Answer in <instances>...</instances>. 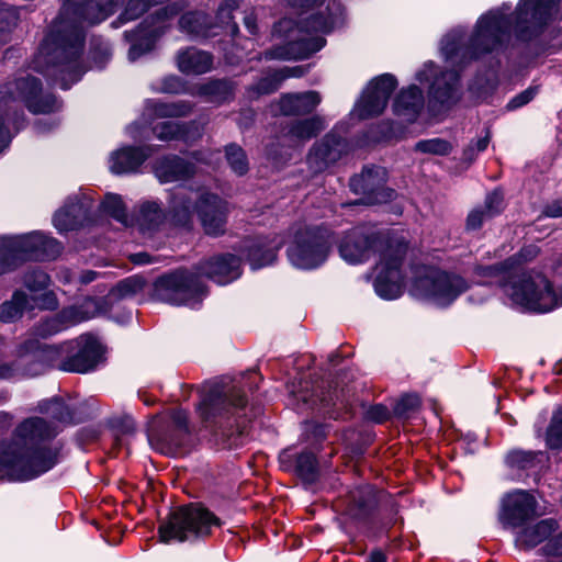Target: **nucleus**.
I'll use <instances>...</instances> for the list:
<instances>
[{"label":"nucleus","instance_id":"864d4df0","mask_svg":"<svg viewBox=\"0 0 562 562\" xmlns=\"http://www.w3.org/2000/svg\"><path fill=\"white\" fill-rule=\"evenodd\" d=\"M547 445L551 449L562 448V407L554 412L547 430Z\"/></svg>","mask_w":562,"mask_h":562},{"label":"nucleus","instance_id":"6e6d98bb","mask_svg":"<svg viewBox=\"0 0 562 562\" xmlns=\"http://www.w3.org/2000/svg\"><path fill=\"white\" fill-rule=\"evenodd\" d=\"M482 207L486 211L487 217H494L499 214L504 209L503 193L498 190L488 193Z\"/></svg>","mask_w":562,"mask_h":562},{"label":"nucleus","instance_id":"9d476101","mask_svg":"<svg viewBox=\"0 0 562 562\" xmlns=\"http://www.w3.org/2000/svg\"><path fill=\"white\" fill-rule=\"evenodd\" d=\"M331 244L333 238L327 229L319 227L300 229L288 248L289 260L296 268H316L326 260Z\"/></svg>","mask_w":562,"mask_h":562},{"label":"nucleus","instance_id":"680f3d73","mask_svg":"<svg viewBox=\"0 0 562 562\" xmlns=\"http://www.w3.org/2000/svg\"><path fill=\"white\" fill-rule=\"evenodd\" d=\"M490 218L491 217L486 216V211L482 206L474 209L468 215L467 228L472 231L479 229L482 224Z\"/></svg>","mask_w":562,"mask_h":562},{"label":"nucleus","instance_id":"79ce46f5","mask_svg":"<svg viewBox=\"0 0 562 562\" xmlns=\"http://www.w3.org/2000/svg\"><path fill=\"white\" fill-rule=\"evenodd\" d=\"M193 105L189 101L160 102L150 100L146 110L155 117H183L192 112Z\"/></svg>","mask_w":562,"mask_h":562},{"label":"nucleus","instance_id":"09e8293b","mask_svg":"<svg viewBox=\"0 0 562 562\" xmlns=\"http://www.w3.org/2000/svg\"><path fill=\"white\" fill-rule=\"evenodd\" d=\"M226 160L231 169L238 176H243L248 171L249 164L247 156L241 147L231 144L226 146Z\"/></svg>","mask_w":562,"mask_h":562},{"label":"nucleus","instance_id":"9b49d317","mask_svg":"<svg viewBox=\"0 0 562 562\" xmlns=\"http://www.w3.org/2000/svg\"><path fill=\"white\" fill-rule=\"evenodd\" d=\"M66 344L38 345L34 350L19 356L12 363H0V379L33 378L45 372L48 366H57L66 357Z\"/></svg>","mask_w":562,"mask_h":562},{"label":"nucleus","instance_id":"6ab92c4d","mask_svg":"<svg viewBox=\"0 0 562 562\" xmlns=\"http://www.w3.org/2000/svg\"><path fill=\"white\" fill-rule=\"evenodd\" d=\"M536 505L535 497L526 491L509 493L503 499L501 520L510 528L521 527L536 516Z\"/></svg>","mask_w":562,"mask_h":562},{"label":"nucleus","instance_id":"7ed1b4c3","mask_svg":"<svg viewBox=\"0 0 562 562\" xmlns=\"http://www.w3.org/2000/svg\"><path fill=\"white\" fill-rule=\"evenodd\" d=\"M339 254L350 263L368 260L380 252L374 289L379 296L393 300L403 291L402 262L407 244L402 237H389L370 226H357L345 234L339 243Z\"/></svg>","mask_w":562,"mask_h":562},{"label":"nucleus","instance_id":"b1692460","mask_svg":"<svg viewBox=\"0 0 562 562\" xmlns=\"http://www.w3.org/2000/svg\"><path fill=\"white\" fill-rule=\"evenodd\" d=\"M324 45L325 40L323 37H301L265 52V58L280 60L304 59L322 49Z\"/></svg>","mask_w":562,"mask_h":562},{"label":"nucleus","instance_id":"39448f33","mask_svg":"<svg viewBox=\"0 0 562 562\" xmlns=\"http://www.w3.org/2000/svg\"><path fill=\"white\" fill-rule=\"evenodd\" d=\"M526 260L521 251L504 262L493 266L477 267V277L493 279L502 286L514 303L533 312L546 313L562 305V291L557 293L549 280L542 274L521 272L517 274V267Z\"/></svg>","mask_w":562,"mask_h":562},{"label":"nucleus","instance_id":"5701e85b","mask_svg":"<svg viewBox=\"0 0 562 562\" xmlns=\"http://www.w3.org/2000/svg\"><path fill=\"white\" fill-rule=\"evenodd\" d=\"M91 209L92 201L87 196L69 199L54 215L55 228L64 233L83 226L91 220Z\"/></svg>","mask_w":562,"mask_h":562},{"label":"nucleus","instance_id":"49530a36","mask_svg":"<svg viewBox=\"0 0 562 562\" xmlns=\"http://www.w3.org/2000/svg\"><path fill=\"white\" fill-rule=\"evenodd\" d=\"M24 286L33 293L32 296L41 297L49 285V277L43 270L35 268L25 272L23 277Z\"/></svg>","mask_w":562,"mask_h":562},{"label":"nucleus","instance_id":"20e7f679","mask_svg":"<svg viewBox=\"0 0 562 562\" xmlns=\"http://www.w3.org/2000/svg\"><path fill=\"white\" fill-rule=\"evenodd\" d=\"M240 276V260L227 254L214 256L200 262L196 272L178 270L158 278L154 283V297L173 305L194 307L203 295L200 277H206L218 284L229 283Z\"/></svg>","mask_w":562,"mask_h":562},{"label":"nucleus","instance_id":"de8ad7c7","mask_svg":"<svg viewBox=\"0 0 562 562\" xmlns=\"http://www.w3.org/2000/svg\"><path fill=\"white\" fill-rule=\"evenodd\" d=\"M101 209L105 214L110 215L117 222L124 225L128 224L126 207L119 194L108 193L101 203Z\"/></svg>","mask_w":562,"mask_h":562},{"label":"nucleus","instance_id":"2eb2a0df","mask_svg":"<svg viewBox=\"0 0 562 562\" xmlns=\"http://www.w3.org/2000/svg\"><path fill=\"white\" fill-rule=\"evenodd\" d=\"M67 355L58 363V369L66 372L86 373L93 370L101 361L103 349L97 338L82 335L66 342Z\"/></svg>","mask_w":562,"mask_h":562},{"label":"nucleus","instance_id":"13d9d810","mask_svg":"<svg viewBox=\"0 0 562 562\" xmlns=\"http://www.w3.org/2000/svg\"><path fill=\"white\" fill-rule=\"evenodd\" d=\"M420 400L415 394H407L401 397L395 405V413L400 416H406L419 407Z\"/></svg>","mask_w":562,"mask_h":562},{"label":"nucleus","instance_id":"1a4fd4ad","mask_svg":"<svg viewBox=\"0 0 562 562\" xmlns=\"http://www.w3.org/2000/svg\"><path fill=\"white\" fill-rule=\"evenodd\" d=\"M61 245L40 232L0 238V274L10 272L26 260L54 259Z\"/></svg>","mask_w":562,"mask_h":562},{"label":"nucleus","instance_id":"aec40b11","mask_svg":"<svg viewBox=\"0 0 562 562\" xmlns=\"http://www.w3.org/2000/svg\"><path fill=\"white\" fill-rule=\"evenodd\" d=\"M347 144L331 133L313 145L307 155V166L313 173H321L336 164L346 153Z\"/></svg>","mask_w":562,"mask_h":562},{"label":"nucleus","instance_id":"f03ea898","mask_svg":"<svg viewBox=\"0 0 562 562\" xmlns=\"http://www.w3.org/2000/svg\"><path fill=\"white\" fill-rule=\"evenodd\" d=\"M58 432V426L43 417L22 420L12 439L0 442V476L27 481L54 468L58 451L50 442Z\"/></svg>","mask_w":562,"mask_h":562},{"label":"nucleus","instance_id":"cd10ccee","mask_svg":"<svg viewBox=\"0 0 562 562\" xmlns=\"http://www.w3.org/2000/svg\"><path fill=\"white\" fill-rule=\"evenodd\" d=\"M280 244V241L273 243L268 237H258L246 240L241 250L251 269L257 270L271 265L276 260Z\"/></svg>","mask_w":562,"mask_h":562},{"label":"nucleus","instance_id":"e433bc0d","mask_svg":"<svg viewBox=\"0 0 562 562\" xmlns=\"http://www.w3.org/2000/svg\"><path fill=\"white\" fill-rule=\"evenodd\" d=\"M303 71L299 67H285L283 69L277 70L263 78H261L257 83L251 86L248 90L250 98H258L263 94H270L277 91L281 85V82L290 77H300Z\"/></svg>","mask_w":562,"mask_h":562},{"label":"nucleus","instance_id":"7c9ffc66","mask_svg":"<svg viewBox=\"0 0 562 562\" xmlns=\"http://www.w3.org/2000/svg\"><path fill=\"white\" fill-rule=\"evenodd\" d=\"M376 504V495L372 486H359L349 492L346 513L355 518L367 517Z\"/></svg>","mask_w":562,"mask_h":562},{"label":"nucleus","instance_id":"a878e982","mask_svg":"<svg viewBox=\"0 0 562 562\" xmlns=\"http://www.w3.org/2000/svg\"><path fill=\"white\" fill-rule=\"evenodd\" d=\"M171 434L153 431L148 436L150 443L162 453H168L173 447L181 446L183 437L189 434L187 412L175 411L171 414Z\"/></svg>","mask_w":562,"mask_h":562},{"label":"nucleus","instance_id":"ea45409f","mask_svg":"<svg viewBox=\"0 0 562 562\" xmlns=\"http://www.w3.org/2000/svg\"><path fill=\"white\" fill-rule=\"evenodd\" d=\"M180 30L192 38H206L214 35V25L203 12H189L183 14L179 21Z\"/></svg>","mask_w":562,"mask_h":562},{"label":"nucleus","instance_id":"412c9836","mask_svg":"<svg viewBox=\"0 0 562 562\" xmlns=\"http://www.w3.org/2000/svg\"><path fill=\"white\" fill-rule=\"evenodd\" d=\"M385 172L381 167H366L360 175L350 179V188L356 193L367 194L371 203L391 200L394 191L384 187Z\"/></svg>","mask_w":562,"mask_h":562},{"label":"nucleus","instance_id":"f8f14e48","mask_svg":"<svg viewBox=\"0 0 562 562\" xmlns=\"http://www.w3.org/2000/svg\"><path fill=\"white\" fill-rule=\"evenodd\" d=\"M467 289L468 284L463 278L434 268H425L424 273L414 282L416 292L432 299L438 305L450 304Z\"/></svg>","mask_w":562,"mask_h":562},{"label":"nucleus","instance_id":"72a5a7b5","mask_svg":"<svg viewBox=\"0 0 562 562\" xmlns=\"http://www.w3.org/2000/svg\"><path fill=\"white\" fill-rule=\"evenodd\" d=\"M558 528L554 519H543L539 522L525 527L516 536V544L524 549H532L548 539Z\"/></svg>","mask_w":562,"mask_h":562},{"label":"nucleus","instance_id":"37998d69","mask_svg":"<svg viewBox=\"0 0 562 562\" xmlns=\"http://www.w3.org/2000/svg\"><path fill=\"white\" fill-rule=\"evenodd\" d=\"M40 412L52 418L54 424H74L76 423L72 409L61 400L53 398L44 401L38 405Z\"/></svg>","mask_w":562,"mask_h":562},{"label":"nucleus","instance_id":"5fc2aeb1","mask_svg":"<svg viewBox=\"0 0 562 562\" xmlns=\"http://www.w3.org/2000/svg\"><path fill=\"white\" fill-rule=\"evenodd\" d=\"M237 8L236 0H225L217 10V20L222 25H228L232 35H235L238 32V26L236 23H231L233 19V11Z\"/></svg>","mask_w":562,"mask_h":562},{"label":"nucleus","instance_id":"c9c22d12","mask_svg":"<svg viewBox=\"0 0 562 562\" xmlns=\"http://www.w3.org/2000/svg\"><path fill=\"white\" fill-rule=\"evenodd\" d=\"M325 121L322 116L315 115L304 120L292 121L284 128V136L291 140L305 143L317 136L325 130Z\"/></svg>","mask_w":562,"mask_h":562},{"label":"nucleus","instance_id":"c03bdc74","mask_svg":"<svg viewBox=\"0 0 562 562\" xmlns=\"http://www.w3.org/2000/svg\"><path fill=\"white\" fill-rule=\"evenodd\" d=\"M165 215L159 205L155 202H145L139 207L137 224L143 232L156 229L162 222Z\"/></svg>","mask_w":562,"mask_h":562},{"label":"nucleus","instance_id":"6e6552de","mask_svg":"<svg viewBox=\"0 0 562 562\" xmlns=\"http://www.w3.org/2000/svg\"><path fill=\"white\" fill-rule=\"evenodd\" d=\"M220 519L201 504H190L173 510L168 520L158 528L161 542L194 541L211 535L214 527H220Z\"/></svg>","mask_w":562,"mask_h":562},{"label":"nucleus","instance_id":"338daca9","mask_svg":"<svg viewBox=\"0 0 562 562\" xmlns=\"http://www.w3.org/2000/svg\"><path fill=\"white\" fill-rule=\"evenodd\" d=\"M293 400H295L296 408L297 409H304L306 408H314L316 406L317 401L315 398H310L306 392L300 391L299 394H294Z\"/></svg>","mask_w":562,"mask_h":562},{"label":"nucleus","instance_id":"8fccbe9b","mask_svg":"<svg viewBox=\"0 0 562 562\" xmlns=\"http://www.w3.org/2000/svg\"><path fill=\"white\" fill-rule=\"evenodd\" d=\"M538 453L531 451L513 450L506 454V464L512 469L527 470L536 465Z\"/></svg>","mask_w":562,"mask_h":562},{"label":"nucleus","instance_id":"e2e57ef3","mask_svg":"<svg viewBox=\"0 0 562 562\" xmlns=\"http://www.w3.org/2000/svg\"><path fill=\"white\" fill-rule=\"evenodd\" d=\"M537 93V90L535 88H528L527 90L520 92L516 97H514L506 105L508 110H515L518 109L528 102H530Z\"/></svg>","mask_w":562,"mask_h":562},{"label":"nucleus","instance_id":"393cba45","mask_svg":"<svg viewBox=\"0 0 562 562\" xmlns=\"http://www.w3.org/2000/svg\"><path fill=\"white\" fill-rule=\"evenodd\" d=\"M154 172L161 183L186 181L194 176L195 166L180 156L168 155L156 160Z\"/></svg>","mask_w":562,"mask_h":562},{"label":"nucleus","instance_id":"bb28decb","mask_svg":"<svg viewBox=\"0 0 562 562\" xmlns=\"http://www.w3.org/2000/svg\"><path fill=\"white\" fill-rule=\"evenodd\" d=\"M151 154V146L122 147L111 154L110 170L115 175L135 172Z\"/></svg>","mask_w":562,"mask_h":562},{"label":"nucleus","instance_id":"4c0bfd02","mask_svg":"<svg viewBox=\"0 0 562 562\" xmlns=\"http://www.w3.org/2000/svg\"><path fill=\"white\" fill-rule=\"evenodd\" d=\"M459 75L457 70H447L437 78L430 88V98L441 105H448L457 100V85Z\"/></svg>","mask_w":562,"mask_h":562},{"label":"nucleus","instance_id":"dca6fc26","mask_svg":"<svg viewBox=\"0 0 562 562\" xmlns=\"http://www.w3.org/2000/svg\"><path fill=\"white\" fill-rule=\"evenodd\" d=\"M180 10L181 7H179L177 3L168 4L155 12V16L153 18L151 23H149L147 19L138 26L136 31H126L124 35L127 41L132 42L128 50L130 60H136L143 54L149 52L154 46L155 40L164 33V26L161 23L178 14Z\"/></svg>","mask_w":562,"mask_h":562},{"label":"nucleus","instance_id":"603ef678","mask_svg":"<svg viewBox=\"0 0 562 562\" xmlns=\"http://www.w3.org/2000/svg\"><path fill=\"white\" fill-rule=\"evenodd\" d=\"M415 149L417 151L425 153V154L445 156L451 151L452 146L446 139L431 138V139L419 140L418 143H416Z\"/></svg>","mask_w":562,"mask_h":562},{"label":"nucleus","instance_id":"052dcab7","mask_svg":"<svg viewBox=\"0 0 562 562\" xmlns=\"http://www.w3.org/2000/svg\"><path fill=\"white\" fill-rule=\"evenodd\" d=\"M490 139V132H486V135L479 138L475 144L471 143L464 150V158L470 161L474 160L479 153L484 151L487 148Z\"/></svg>","mask_w":562,"mask_h":562},{"label":"nucleus","instance_id":"a211bd4d","mask_svg":"<svg viewBox=\"0 0 562 562\" xmlns=\"http://www.w3.org/2000/svg\"><path fill=\"white\" fill-rule=\"evenodd\" d=\"M194 210L206 235L224 234L227 222V203L218 195L203 192L199 195Z\"/></svg>","mask_w":562,"mask_h":562},{"label":"nucleus","instance_id":"473e14b6","mask_svg":"<svg viewBox=\"0 0 562 562\" xmlns=\"http://www.w3.org/2000/svg\"><path fill=\"white\" fill-rule=\"evenodd\" d=\"M424 105L422 90L416 86H411L402 90L394 102V113L403 117L406 122H414Z\"/></svg>","mask_w":562,"mask_h":562},{"label":"nucleus","instance_id":"a19ab883","mask_svg":"<svg viewBox=\"0 0 562 562\" xmlns=\"http://www.w3.org/2000/svg\"><path fill=\"white\" fill-rule=\"evenodd\" d=\"M196 94L207 102L223 103L234 97V86L226 79L211 80L196 88Z\"/></svg>","mask_w":562,"mask_h":562},{"label":"nucleus","instance_id":"ddd939ff","mask_svg":"<svg viewBox=\"0 0 562 562\" xmlns=\"http://www.w3.org/2000/svg\"><path fill=\"white\" fill-rule=\"evenodd\" d=\"M1 100H21L33 113H49L57 109V100L53 94H41V82L37 78L25 76L16 78L2 87Z\"/></svg>","mask_w":562,"mask_h":562},{"label":"nucleus","instance_id":"f3484780","mask_svg":"<svg viewBox=\"0 0 562 562\" xmlns=\"http://www.w3.org/2000/svg\"><path fill=\"white\" fill-rule=\"evenodd\" d=\"M397 86L396 79L390 74L374 78L363 91L355 112L361 120L380 115Z\"/></svg>","mask_w":562,"mask_h":562},{"label":"nucleus","instance_id":"4468645a","mask_svg":"<svg viewBox=\"0 0 562 562\" xmlns=\"http://www.w3.org/2000/svg\"><path fill=\"white\" fill-rule=\"evenodd\" d=\"M561 0H520L515 12L514 30L527 40L537 34L551 19Z\"/></svg>","mask_w":562,"mask_h":562},{"label":"nucleus","instance_id":"c85d7f7f","mask_svg":"<svg viewBox=\"0 0 562 562\" xmlns=\"http://www.w3.org/2000/svg\"><path fill=\"white\" fill-rule=\"evenodd\" d=\"M153 132L160 140H183L192 143L202 136L203 128L195 122L177 123L161 122L154 126Z\"/></svg>","mask_w":562,"mask_h":562},{"label":"nucleus","instance_id":"423d86ee","mask_svg":"<svg viewBox=\"0 0 562 562\" xmlns=\"http://www.w3.org/2000/svg\"><path fill=\"white\" fill-rule=\"evenodd\" d=\"M512 27V19L503 9L491 10L479 19L468 47H462L464 32L458 29L442 38L441 52L446 60L454 66L459 57L463 63L465 58L473 59L496 49L509 36Z\"/></svg>","mask_w":562,"mask_h":562},{"label":"nucleus","instance_id":"2f4dec72","mask_svg":"<svg viewBox=\"0 0 562 562\" xmlns=\"http://www.w3.org/2000/svg\"><path fill=\"white\" fill-rule=\"evenodd\" d=\"M85 306H71L64 310L58 317L47 318L41 322L36 327V335L41 337L52 336L64 329L63 321L69 324H77L89 319L91 315L85 312Z\"/></svg>","mask_w":562,"mask_h":562},{"label":"nucleus","instance_id":"3c124183","mask_svg":"<svg viewBox=\"0 0 562 562\" xmlns=\"http://www.w3.org/2000/svg\"><path fill=\"white\" fill-rule=\"evenodd\" d=\"M341 14L340 5L337 4L334 12H329L327 16L323 14L312 15L308 20V25L312 30L322 33L330 32Z\"/></svg>","mask_w":562,"mask_h":562},{"label":"nucleus","instance_id":"4d7b16f0","mask_svg":"<svg viewBox=\"0 0 562 562\" xmlns=\"http://www.w3.org/2000/svg\"><path fill=\"white\" fill-rule=\"evenodd\" d=\"M150 4V0H130L121 18L124 21L135 20L139 18Z\"/></svg>","mask_w":562,"mask_h":562},{"label":"nucleus","instance_id":"58836bf2","mask_svg":"<svg viewBox=\"0 0 562 562\" xmlns=\"http://www.w3.org/2000/svg\"><path fill=\"white\" fill-rule=\"evenodd\" d=\"M170 221L173 225L190 229L193 225L192 201L184 191L172 194L170 201Z\"/></svg>","mask_w":562,"mask_h":562},{"label":"nucleus","instance_id":"c756f323","mask_svg":"<svg viewBox=\"0 0 562 562\" xmlns=\"http://www.w3.org/2000/svg\"><path fill=\"white\" fill-rule=\"evenodd\" d=\"M321 103V95L316 91L302 93H288L280 99V111L284 115H305L312 113Z\"/></svg>","mask_w":562,"mask_h":562},{"label":"nucleus","instance_id":"4be33fe9","mask_svg":"<svg viewBox=\"0 0 562 562\" xmlns=\"http://www.w3.org/2000/svg\"><path fill=\"white\" fill-rule=\"evenodd\" d=\"M56 306L57 301L53 292H45L41 297H29L23 291H15L10 301L0 305V321L11 323L19 319L25 310L34 307L53 310Z\"/></svg>","mask_w":562,"mask_h":562},{"label":"nucleus","instance_id":"0eeeda50","mask_svg":"<svg viewBox=\"0 0 562 562\" xmlns=\"http://www.w3.org/2000/svg\"><path fill=\"white\" fill-rule=\"evenodd\" d=\"M200 393L201 401L196 405V412L205 427H232L231 419L234 418L238 434L245 432L244 422H239V418L247 400L240 389L235 385L205 383L200 387Z\"/></svg>","mask_w":562,"mask_h":562},{"label":"nucleus","instance_id":"a18cd8bd","mask_svg":"<svg viewBox=\"0 0 562 562\" xmlns=\"http://www.w3.org/2000/svg\"><path fill=\"white\" fill-rule=\"evenodd\" d=\"M295 473L305 482L314 483L318 477V463L312 452H302L294 460Z\"/></svg>","mask_w":562,"mask_h":562},{"label":"nucleus","instance_id":"bf43d9fd","mask_svg":"<svg viewBox=\"0 0 562 562\" xmlns=\"http://www.w3.org/2000/svg\"><path fill=\"white\" fill-rule=\"evenodd\" d=\"M144 288V280L138 277H130L120 281L116 285L121 295H131L137 293Z\"/></svg>","mask_w":562,"mask_h":562},{"label":"nucleus","instance_id":"f257e3e1","mask_svg":"<svg viewBox=\"0 0 562 562\" xmlns=\"http://www.w3.org/2000/svg\"><path fill=\"white\" fill-rule=\"evenodd\" d=\"M122 0H65L50 33L45 37L36 58L54 68L53 76L61 89L77 82L83 68L80 56L85 43V26L94 25L113 14Z\"/></svg>","mask_w":562,"mask_h":562},{"label":"nucleus","instance_id":"774afa93","mask_svg":"<svg viewBox=\"0 0 562 562\" xmlns=\"http://www.w3.org/2000/svg\"><path fill=\"white\" fill-rule=\"evenodd\" d=\"M161 90L167 93H180L182 83L177 77H169L164 80Z\"/></svg>","mask_w":562,"mask_h":562},{"label":"nucleus","instance_id":"69168bd1","mask_svg":"<svg viewBox=\"0 0 562 562\" xmlns=\"http://www.w3.org/2000/svg\"><path fill=\"white\" fill-rule=\"evenodd\" d=\"M544 551L548 555L562 557V533L550 540Z\"/></svg>","mask_w":562,"mask_h":562},{"label":"nucleus","instance_id":"f704fd0d","mask_svg":"<svg viewBox=\"0 0 562 562\" xmlns=\"http://www.w3.org/2000/svg\"><path fill=\"white\" fill-rule=\"evenodd\" d=\"M177 65L183 74H205L212 68L213 57L206 52L191 47L178 53Z\"/></svg>","mask_w":562,"mask_h":562},{"label":"nucleus","instance_id":"0e129e2a","mask_svg":"<svg viewBox=\"0 0 562 562\" xmlns=\"http://www.w3.org/2000/svg\"><path fill=\"white\" fill-rule=\"evenodd\" d=\"M114 426L122 435L132 434L135 430V422L131 416H123L114 420Z\"/></svg>","mask_w":562,"mask_h":562}]
</instances>
